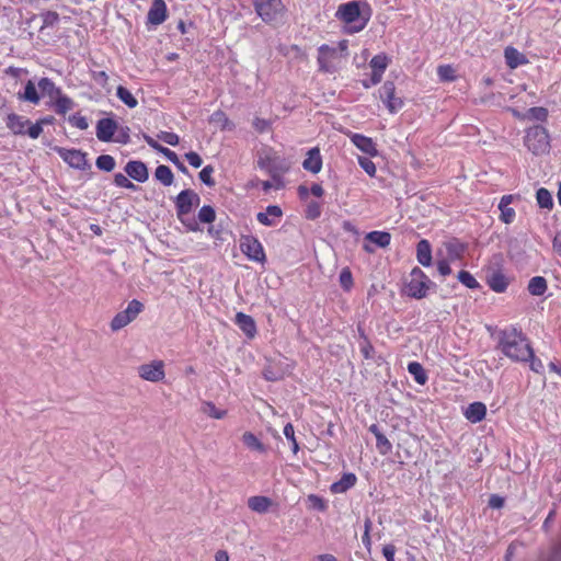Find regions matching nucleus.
Wrapping results in <instances>:
<instances>
[{
	"instance_id": "1",
	"label": "nucleus",
	"mask_w": 561,
	"mask_h": 561,
	"mask_svg": "<svg viewBox=\"0 0 561 561\" xmlns=\"http://www.w3.org/2000/svg\"><path fill=\"white\" fill-rule=\"evenodd\" d=\"M499 350L513 362H528L533 356V347L524 333L516 329L510 328L499 333Z\"/></svg>"
},
{
	"instance_id": "2",
	"label": "nucleus",
	"mask_w": 561,
	"mask_h": 561,
	"mask_svg": "<svg viewBox=\"0 0 561 561\" xmlns=\"http://www.w3.org/2000/svg\"><path fill=\"white\" fill-rule=\"evenodd\" d=\"M174 204L176 217L186 230L192 232L202 231L196 218L191 216L193 209L201 204L199 195L191 188L183 190L176 195Z\"/></svg>"
},
{
	"instance_id": "3",
	"label": "nucleus",
	"mask_w": 561,
	"mask_h": 561,
	"mask_svg": "<svg viewBox=\"0 0 561 561\" xmlns=\"http://www.w3.org/2000/svg\"><path fill=\"white\" fill-rule=\"evenodd\" d=\"M362 5L370 10L369 4L367 2L353 0L340 4L335 12V18L339 21L350 25V27L347 28L348 34H354L363 31L369 21V16L362 18Z\"/></svg>"
},
{
	"instance_id": "4",
	"label": "nucleus",
	"mask_w": 561,
	"mask_h": 561,
	"mask_svg": "<svg viewBox=\"0 0 561 561\" xmlns=\"http://www.w3.org/2000/svg\"><path fill=\"white\" fill-rule=\"evenodd\" d=\"M435 284L428 276L417 266L413 267L409 280L405 283V294L414 299H422L426 297L427 291Z\"/></svg>"
},
{
	"instance_id": "5",
	"label": "nucleus",
	"mask_w": 561,
	"mask_h": 561,
	"mask_svg": "<svg viewBox=\"0 0 561 561\" xmlns=\"http://www.w3.org/2000/svg\"><path fill=\"white\" fill-rule=\"evenodd\" d=\"M524 141L534 154H542L550 148L548 130L540 125L528 128Z\"/></svg>"
},
{
	"instance_id": "6",
	"label": "nucleus",
	"mask_w": 561,
	"mask_h": 561,
	"mask_svg": "<svg viewBox=\"0 0 561 561\" xmlns=\"http://www.w3.org/2000/svg\"><path fill=\"white\" fill-rule=\"evenodd\" d=\"M241 252L251 261L264 263L266 255L260 240L251 234H242L240 238Z\"/></svg>"
},
{
	"instance_id": "7",
	"label": "nucleus",
	"mask_w": 561,
	"mask_h": 561,
	"mask_svg": "<svg viewBox=\"0 0 561 561\" xmlns=\"http://www.w3.org/2000/svg\"><path fill=\"white\" fill-rule=\"evenodd\" d=\"M254 8L257 15L266 23L275 21L285 9L282 0H254Z\"/></svg>"
},
{
	"instance_id": "8",
	"label": "nucleus",
	"mask_w": 561,
	"mask_h": 561,
	"mask_svg": "<svg viewBox=\"0 0 561 561\" xmlns=\"http://www.w3.org/2000/svg\"><path fill=\"white\" fill-rule=\"evenodd\" d=\"M55 151L71 168L85 171L91 168L87 160V153L79 149L56 147Z\"/></svg>"
},
{
	"instance_id": "9",
	"label": "nucleus",
	"mask_w": 561,
	"mask_h": 561,
	"mask_svg": "<svg viewBox=\"0 0 561 561\" xmlns=\"http://www.w3.org/2000/svg\"><path fill=\"white\" fill-rule=\"evenodd\" d=\"M379 96L390 113H396L403 107L402 99L396 96V85L393 81L387 80L380 87Z\"/></svg>"
},
{
	"instance_id": "10",
	"label": "nucleus",
	"mask_w": 561,
	"mask_h": 561,
	"mask_svg": "<svg viewBox=\"0 0 561 561\" xmlns=\"http://www.w3.org/2000/svg\"><path fill=\"white\" fill-rule=\"evenodd\" d=\"M139 376L148 381L158 382L165 376L164 364L162 360H153L150 364H144L138 367Z\"/></svg>"
},
{
	"instance_id": "11",
	"label": "nucleus",
	"mask_w": 561,
	"mask_h": 561,
	"mask_svg": "<svg viewBox=\"0 0 561 561\" xmlns=\"http://www.w3.org/2000/svg\"><path fill=\"white\" fill-rule=\"evenodd\" d=\"M117 129L118 124L115 119L110 117L101 118L96 123V137L103 142L113 141V137Z\"/></svg>"
},
{
	"instance_id": "12",
	"label": "nucleus",
	"mask_w": 561,
	"mask_h": 561,
	"mask_svg": "<svg viewBox=\"0 0 561 561\" xmlns=\"http://www.w3.org/2000/svg\"><path fill=\"white\" fill-rule=\"evenodd\" d=\"M168 18V8L164 0H153L147 14V24L160 25Z\"/></svg>"
},
{
	"instance_id": "13",
	"label": "nucleus",
	"mask_w": 561,
	"mask_h": 561,
	"mask_svg": "<svg viewBox=\"0 0 561 561\" xmlns=\"http://www.w3.org/2000/svg\"><path fill=\"white\" fill-rule=\"evenodd\" d=\"M279 159L277 157L265 156L260 157L257 160V165L260 169L267 171L274 181H276V188L283 187L282 180L277 172L282 169L279 165Z\"/></svg>"
},
{
	"instance_id": "14",
	"label": "nucleus",
	"mask_w": 561,
	"mask_h": 561,
	"mask_svg": "<svg viewBox=\"0 0 561 561\" xmlns=\"http://www.w3.org/2000/svg\"><path fill=\"white\" fill-rule=\"evenodd\" d=\"M124 170L129 178L140 183L146 182L149 178L147 165L139 160L128 161Z\"/></svg>"
},
{
	"instance_id": "15",
	"label": "nucleus",
	"mask_w": 561,
	"mask_h": 561,
	"mask_svg": "<svg viewBox=\"0 0 561 561\" xmlns=\"http://www.w3.org/2000/svg\"><path fill=\"white\" fill-rule=\"evenodd\" d=\"M283 217V210L277 205H268L265 211H260L256 214V220L266 227H274Z\"/></svg>"
},
{
	"instance_id": "16",
	"label": "nucleus",
	"mask_w": 561,
	"mask_h": 561,
	"mask_svg": "<svg viewBox=\"0 0 561 561\" xmlns=\"http://www.w3.org/2000/svg\"><path fill=\"white\" fill-rule=\"evenodd\" d=\"M234 324L244 333L248 339H254L257 329L254 319L243 312H238L234 317Z\"/></svg>"
},
{
	"instance_id": "17",
	"label": "nucleus",
	"mask_w": 561,
	"mask_h": 561,
	"mask_svg": "<svg viewBox=\"0 0 561 561\" xmlns=\"http://www.w3.org/2000/svg\"><path fill=\"white\" fill-rule=\"evenodd\" d=\"M351 141L356 148L370 157H376L378 154L376 144L371 138L366 137L365 135L356 133L352 134Z\"/></svg>"
},
{
	"instance_id": "18",
	"label": "nucleus",
	"mask_w": 561,
	"mask_h": 561,
	"mask_svg": "<svg viewBox=\"0 0 561 561\" xmlns=\"http://www.w3.org/2000/svg\"><path fill=\"white\" fill-rule=\"evenodd\" d=\"M388 57L385 54L376 55L371 58L369 66L373 71V84L381 81L382 75L388 67Z\"/></svg>"
},
{
	"instance_id": "19",
	"label": "nucleus",
	"mask_w": 561,
	"mask_h": 561,
	"mask_svg": "<svg viewBox=\"0 0 561 561\" xmlns=\"http://www.w3.org/2000/svg\"><path fill=\"white\" fill-rule=\"evenodd\" d=\"M302 167L305 170H307L313 174H317L321 171L322 158H321L319 148H317V147L311 148L307 152V158L304 160Z\"/></svg>"
},
{
	"instance_id": "20",
	"label": "nucleus",
	"mask_w": 561,
	"mask_h": 561,
	"mask_svg": "<svg viewBox=\"0 0 561 561\" xmlns=\"http://www.w3.org/2000/svg\"><path fill=\"white\" fill-rule=\"evenodd\" d=\"M357 482V477L353 472L343 473L341 479L336 482H333L330 486V491L333 494L345 493L350 489H352Z\"/></svg>"
},
{
	"instance_id": "21",
	"label": "nucleus",
	"mask_w": 561,
	"mask_h": 561,
	"mask_svg": "<svg viewBox=\"0 0 561 561\" xmlns=\"http://www.w3.org/2000/svg\"><path fill=\"white\" fill-rule=\"evenodd\" d=\"M486 284L495 293H504L510 284L508 278L500 271H494L486 277Z\"/></svg>"
},
{
	"instance_id": "22",
	"label": "nucleus",
	"mask_w": 561,
	"mask_h": 561,
	"mask_svg": "<svg viewBox=\"0 0 561 561\" xmlns=\"http://www.w3.org/2000/svg\"><path fill=\"white\" fill-rule=\"evenodd\" d=\"M504 58H505L506 65L511 69H515V68H517L522 65H526L528 62L527 57L524 54H522L520 51H518L515 47H512V46H507L504 49Z\"/></svg>"
},
{
	"instance_id": "23",
	"label": "nucleus",
	"mask_w": 561,
	"mask_h": 561,
	"mask_svg": "<svg viewBox=\"0 0 561 561\" xmlns=\"http://www.w3.org/2000/svg\"><path fill=\"white\" fill-rule=\"evenodd\" d=\"M486 415V407L483 402H472L465 411V416L471 423L481 422Z\"/></svg>"
},
{
	"instance_id": "24",
	"label": "nucleus",
	"mask_w": 561,
	"mask_h": 561,
	"mask_svg": "<svg viewBox=\"0 0 561 561\" xmlns=\"http://www.w3.org/2000/svg\"><path fill=\"white\" fill-rule=\"evenodd\" d=\"M416 259L417 262L428 267L432 264V247L428 240L422 239L416 244Z\"/></svg>"
},
{
	"instance_id": "25",
	"label": "nucleus",
	"mask_w": 561,
	"mask_h": 561,
	"mask_svg": "<svg viewBox=\"0 0 561 561\" xmlns=\"http://www.w3.org/2000/svg\"><path fill=\"white\" fill-rule=\"evenodd\" d=\"M30 121L18 114H9L7 117V127L15 135H25V127Z\"/></svg>"
},
{
	"instance_id": "26",
	"label": "nucleus",
	"mask_w": 561,
	"mask_h": 561,
	"mask_svg": "<svg viewBox=\"0 0 561 561\" xmlns=\"http://www.w3.org/2000/svg\"><path fill=\"white\" fill-rule=\"evenodd\" d=\"M248 506L255 513L264 514L272 506V500L263 495L251 496L248 500Z\"/></svg>"
},
{
	"instance_id": "27",
	"label": "nucleus",
	"mask_w": 561,
	"mask_h": 561,
	"mask_svg": "<svg viewBox=\"0 0 561 561\" xmlns=\"http://www.w3.org/2000/svg\"><path fill=\"white\" fill-rule=\"evenodd\" d=\"M366 240L379 248H387L391 241V234L387 231H370L366 234Z\"/></svg>"
},
{
	"instance_id": "28",
	"label": "nucleus",
	"mask_w": 561,
	"mask_h": 561,
	"mask_svg": "<svg viewBox=\"0 0 561 561\" xmlns=\"http://www.w3.org/2000/svg\"><path fill=\"white\" fill-rule=\"evenodd\" d=\"M408 371L412 375L413 379L419 385L423 386L426 383L428 379L427 374L419 362H410L408 364Z\"/></svg>"
},
{
	"instance_id": "29",
	"label": "nucleus",
	"mask_w": 561,
	"mask_h": 561,
	"mask_svg": "<svg viewBox=\"0 0 561 561\" xmlns=\"http://www.w3.org/2000/svg\"><path fill=\"white\" fill-rule=\"evenodd\" d=\"M75 102L66 94L60 93L54 103L55 112L59 115H65L67 112L72 110Z\"/></svg>"
},
{
	"instance_id": "30",
	"label": "nucleus",
	"mask_w": 561,
	"mask_h": 561,
	"mask_svg": "<svg viewBox=\"0 0 561 561\" xmlns=\"http://www.w3.org/2000/svg\"><path fill=\"white\" fill-rule=\"evenodd\" d=\"M154 178L164 186H170L174 181L173 172L164 164H160L156 168Z\"/></svg>"
},
{
	"instance_id": "31",
	"label": "nucleus",
	"mask_w": 561,
	"mask_h": 561,
	"mask_svg": "<svg viewBox=\"0 0 561 561\" xmlns=\"http://www.w3.org/2000/svg\"><path fill=\"white\" fill-rule=\"evenodd\" d=\"M547 290V280L542 276H535L528 283V291L534 296H541Z\"/></svg>"
},
{
	"instance_id": "32",
	"label": "nucleus",
	"mask_w": 561,
	"mask_h": 561,
	"mask_svg": "<svg viewBox=\"0 0 561 561\" xmlns=\"http://www.w3.org/2000/svg\"><path fill=\"white\" fill-rule=\"evenodd\" d=\"M242 442L248 448L252 450H256L259 453L266 451L265 445L251 432H245L243 434Z\"/></svg>"
},
{
	"instance_id": "33",
	"label": "nucleus",
	"mask_w": 561,
	"mask_h": 561,
	"mask_svg": "<svg viewBox=\"0 0 561 561\" xmlns=\"http://www.w3.org/2000/svg\"><path fill=\"white\" fill-rule=\"evenodd\" d=\"M38 88L43 94H47L51 99H56L60 93V88H57L49 78H42L38 81Z\"/></svg>"
},
{
	"instance_id": "34",
	"label": "nucleus",
	"mask_w": 561,
	"mask_h": 561,
	"mask_svg": "<svg viewBox=\"0 0 561 561\" xmlns=\"http://www.w3.org/2000/svg\"><path fill=\"white\" fill-rule=\"evenodd\" d=\"M116 95L129 108H135L138 105L137 99L127 88L123 85L117 87Z\"/></svg>"
},
{
	"instance_id": "35",
	"label": "nucleus",
	"mask_w": 561,
	"mask_h": 561,
	"mask_svg": "<svg viewBox=\"0 0 561 561\" xmlns=\"http://www.w3.org/2000/svg\"><path fill=\"white\" fill-rule=\"evenodd\" d=\"M216 219V211L211 205H204L199 208L197 214V222L213 224Z\"/></svg>"
},
{
	"instance_id": "36",
	"label": "nucleus",
	"mask_w": 561,
	"mask_h": 561,
	"mask_svg": "<svg viewBox=\"0 0 561 561\" xmlns=\"http://www.w3.org/2000/svg\"><path fill=\"white\" fill-rule=\"evenodd\" d=\"M536 199H537V204L539 205L540 208L551 209L553 207L552 195L545 187H540L536 192Z\"/></svg>"
},
{
	"instance_id": "37",
	"label": "nucleus",
	"mask_w": 561,
	"mask_h": 561,
	"mask_svg": "<svg viewBox=\"0 0 561 561\" xmlns=\"http://www.w3.org/2000/svg\"><path fill=\"white\" fill-rule=\"evenodd\" d=\"M358 333L363 342L360 343V353L363 354L364 358L371 359L375 355V347L368 340L367 335L365 334L364 330L360 328L358 329Z\"/></svg>"
},
{
	"instance_id": "38",
	"label": "nucleus",
	"mask_w": 561,
	"mask_h": 561,
	"mask_svg": "<svg viewBox=\"0 0 561 561\" xmlns=\"http://www.w3.org/2000/svg\"><path fill=\"white\" fill-rule=\"evenodd\" d=\"M203 413L207 414L209 417L221 420L227 415L226 410H219L211 401L203 402L202 407Z\"/></svg>"
},
{
	"instance_id": "39",
	"label": "nucleus",
	"mask_w": 561,
	"mask_h": 561,
	"mask_svg": "<svg viewBox=\"0 0 561 561\" xmlns=\"http://www.w3.org/2000/svg\"><path fill=\"white\" fill-rule=\"evenodd\" d=\"M458 280L469 289H479L481 286L479 282L468 271H460L457 275Z\"/></svg>"
},
{
	"instance_id": "40",
	"label": "nucleus",
	"mask_w": 561,
	"mask_h": 561,
	"mask_svg": "<svg viewBox=\"0 0 561 561\" xmlns=\"http://www.w3.org/2000/svg\"><path fill=\"white\" fill-rule=\"evenodd\" d=\"M95 165L99 170L111 172L114 170L116 162L110 154H101L96 158Z\"/></svg>"
},
{
	"instance_id": "41",
	"label": "nucleus",
	"mask_w": 561,
	"mask_h": 561,
	"mask_svg": "<svg viewBox=\"0 0 561 561\" xmlns=\"http://www.w3.org/2000/svg\"><path fill=\"white\" fill-rule=\"evenodd\" d=\"M466 247L463 243L454 240L446 243V251L450 259H459L465 253Z\"/></svg>"
},
{
	"instance_id": "42",
	"label": "nucleus",
	"mask_w": 561,
	"mask_h": 561,
	"mask_svg": "<svg viewBox=\"0 0 561 561\" xmlns=\"http://www.w3.org/2000/svg\"><path fill=\"white\" fill-rule=\"evenodd\" d=\"M211 123H216L218 124L221 129H228V130H231L232 127H233V124H231L230 119L228 118V116L226 115L225 112L218 110L216 112H214L210 116V119H209Z\"/></svg>"
},
{
	"instance_id": "43",
	"label": "nucleus",
	"mask_w": 561,
	"mask_h": 561,
	"mask_svg": "<svg viewBox=\"0 0 561 561\" xmlns=\"http://www.w3.org/2000/svg\"><path fill=\"white\" fill-rule=\"evenodd\" d=\"M20 99L37 104L39 102V95L37 89L32 81H27L24 87V93L20 95Z\"/></svg>"
},
{
	"instance_id": "44",
	"label": "nucleus",
	"mask_w": 561,
	"mask_h": 561,
	"mask_svg": "<svg viewBox=\"0 0 561 561\" xmlns=\"http://www.w3.org/2000/svg\"><path fill=\"white\" fill-rule=\"evenodd\" d=\"M437 76L439 80L444 82H451L455 81L457 78L456 71L450 65L438 66Z\"/></svg>"
},
{
	"instance_id": "45",
	"label": "nucleus",
	"mask_w": 561,
	"mask_h": 561,
	"mask_svg": "<svg viewBox=\"0 0 561 561\" xmlns=\"http://www.w3.org/2000/svg\"><path fill=\"white\" fill-rule=\"evenodd\" d=\"M142 309L144 305L139 300L133 299L128 302L127 308L123 311L128 317V321L131 322L142 311Z\"/></svg>"
},
{
	"instance_id": "46",
	"label": "nucleus",
	"mask_w": 561,
	"mask_h": 561,
	"mask_svg": "<svg viewBox=\"0 0 561 561\" xmlns=\"http://www.w3.org/2000/svg\"><path fill=\"white\" fill-rule=\"evenodd\" d=\"M39 16L43 21L41 30H44L46 27H51L59 22V14L56 11L47 10V11L42 12L39 14Z\"/></svg>"
},
{
	"instance_id": "47",
	"label": "nucleus",
	"mask_w": 561,
	"mask_h": 561,
	"mask_svg": "<svg viewBox=\"0 0 561 561\" xmlns=\"http://www.w3.org/2000/svg\"><path fill=\"white\" fill-rule=\"evenodd\" d=\"M321 216V205L319 202L311 201L308 203L306 210H305V217L308 220H316Z\"/></svg>"
},
{
	"instance_id": "48",
	"label": "nucleus",
	"mask_w": 561,
	"mask_h": 561,
	"mask_svg": "<svg viewBox=\"0 0 561 561\" xmlns=\"http://www.w3.org/2000/svg\"><path fill=\"white\" fill-rule=\"evenodd\" d=\"M214 171V167L211 164H207L202 169V171L198 174L199 180L209 187H213L216 184L215 180L211 176Z\"/></svg>"
},
{
	"instance_id": "49",
	"label": "nucleus",
	"mask_w": 561,
	"mask_h": 561,
	"mask_svg": "<svg viewBox=\"0 0 561 561\" xmlns=\"http://www.w3.org/2000/svg\"><path fill=\"white\" fill-rule=\"evenodd\" d=\"M376 447L380 455H388L392 450V444L390 440L383 435L379 434L376 437Z\"/></svg>"
},
{
	"instance_id": "50",
	"label": "nucleus",
	"mask_w": 561,
	"mask_h": 561,
	"mask_svg": "<svg viewBox=\"0 0 561 561\" xmlns=\"http://www.w3.org/2000/svg\"><path fill=\"white\" fill-rule=\"evenodd\" d=\"M339 280H340L341 287L344 290H346V291L351 290V288L353 287V275L348 267H345L341 271Z\"/></svg>"
},
{
	"instance_id": "51",
	"label": "nucleus",
	"mask_w": 561,
	"mask_h": 561,
	"mask_svg": "<svg viewBox=\"0 0 561 561\" xmlns=\"http://www.w3.org/2000/svg\"><path fill=\"white\" fill-rule=\"evenodd\" d=\"M307 501L309 503V507L316 511L324 512L328 508L327 502L319 495L310 494L308 495Z\"/></svg>"
},
{
	"instance_id": "52",
	"label": "nucleus",
	"mask_w": 561,
	"mask_h": 561,
	"mask_svg": "<svg viewBox=\"0 0 561 561\" xmlns=\"http://www.w3.org/2000/svg\"><path fill=\"white\" fill-rule=\"evenodd\" d=\"M128 317L124 313V311H119L111 321V329L113 331H118L129 324L130 322L127 319Z\"/></svg>"
},
{
	"instance_id": "53",
	"label": "nucleus",
	"mask_w": 561,
	"mask_h": 561,
	"mask_svg": "<svg viewBox=\"0 0 561 561\" xmlns=\"http://www.w3.org/2000/svg\"><path fill=\"white\" fill-rule=\"evenodd\" d=\"M162 154L169 160L171 161L182 173H188V170L187 168L180 161L178 154L170 150L169 148H167L165 151H162Z\"/></svg>"
},
{
	"instance_id": "54",
	"label": "nucleus",
	"mask_w": 561,
	"mask_h": 561,
	"mask_svg": "<svg viewBox=\"0 0 561 561\" xmlns=\"http://www.w3.org/2000/svg\"><path fill=\"white\" fill-rule=\"evenodd\" d=\"M284 435L291 443V450L294 454H297L299 450V445L295 437V430L291 423H287L284 426Z\"/></svg>"
},
{
	"instance_id": "55",
	"label": "nucleus",
	"mask_w": 561,
	"mask_h": 561,
	"mask_svg": "<svg viewBox=\"0 0 561 561\" xmlns=\"http://www.w3.org/2000/svg\"><path fill=\"white\" fill-rule=\"evenodd\" d=\"M337 55V48L329 46L327 44L321 45L318 48V56L319 59L324 60V58L331 60L332 58L336 57Z\"/></svg>"
},
{
	"instance_id": "56",
	"label": "nucleus",
	"mask_w": 561,
	"mask_h": 561,
	"mask_svg": "<svg viewBox=\"0 0 561 561\" xmlns=\"http://www.w3.org/2000/svg\"><path fill=\"white\" fill-rule=\"evenodd\" d=\"M68 122L80 130H85L89 127L88 119L79 113L70 115Z\"/></svg>"
},
{
	"instance_id": "57",
	"label": "nucleus",
	"mask_w": 561,
	"mask_h": 561,
	"mask_svg": "<svg viewBox=\"0 0 561 561\" xmlns=\"http://www.w3.org/2000/svg\"><path fill=\"white\" fill-rule=\"evenodd\" d=\"M116 133L117 136L115 139L113 138L114 141L122 145H127L130 142V128L128 126H118Z\"/></svg>"
},
{
	"instance_id": "58",
	"label": "nucleus",
	"mask_w": 561,
	"mask_h": 561,
	"mask_svg": "<svg viewBox=\"0 0 561 561\" xmlns=\"http://www.w3.org/2000/svg\"><path fill=\"white\" fill-rule=\"evenodd\" d=\"M358 164L369 176L376 175V165L369 158L358 157Z\"/></svg>"
},
{
	"instance_id": "59",
	"label": "nucleus",
	"mask_w": 561,
	"mask_h": 561,
	"mask_svg": "<svg viewBox=\"0 0 561 561\" xmlns=\"http://www.w3.org/2000/svg\"><path fill=\"white\" fill-rule=\"evenodd\" d=\"M157 137L170 146H178L180 141L179 136L171 131H160Z\"/></svg>"
},
{
	"instance_id": "60",
	"label": "nucleus",
	"mask_w": 561,
	"mask_h": 561,
	"mask_svg": "<svg viewBox=\"0 0 561 561\" xmlns=\"http://www.w3.org/2000/svg\"><path fill=\"white\" fill-rule=\"evenodd\" d=\"M528 113H529V115H530L534 119H536V121H540V122L546 121V119H547V117H548V111H547V108H545V107H540V106L529 108Z\"/></svg>"
},
{
	"instance_id": "61",
	"label": "nucleus",
	"mask_w": 561,
	"mask_h": 561,
	"mask_svg": "<svg viewBox=\"0 0 561 561\" xmlns=\"http://www.w3.org/2000/svg\"><path fill=\"white\" fill-rule=\"evenodd\" d=\"M252 125L254 129L261 134L267 131L271 127V123L267 119L260 117H255Z\"/></svg>"
},
{
	"instance_id": "62",
	"label": "nucleus",
	"mask_w": 561,
	"mask_h": 561,
	"mask_svg": "<svg viewBox=\"0 0 561 561\" xmlns=\"http://www.w3.org/2000/svg\"><path fill=\"white\" fill-rule=\"evenodd\" d=\"M501 210V220L505 224H511L513 222V220L515 219V210L510 207V206H506L505 208H499Z\"/></svg>"
},
{
	"instance_id": "63",
	"label": "nucleus",
	"mask_w": 561,
	"mask_h": 561,
	"mask_svg": "<svg viewBox=\"0 0 561 561\" xmlns=\"http://www.w3.org/2000/svg\"><path fill=\"white\" fill-rule=\"evenodd\" d=\"M185 159L193 168H199L203 164L201 156L195 151L185 153Z\"/></svg>"
},
{
	"instance_id": "64",
	"label": "nucleus",
	"mask_w": 561,
	"mask_h": 561,
	"mask_svg": "<svg viewBox=\"0 0 561 561\" xmlns=\"http://www.w3.org/2000/svg\"><path fill=\"white\" fill-rule=\"evenodd\" d=\"M547 561H561V541L552 548Z\"/></svg>"
}]
</instances>
